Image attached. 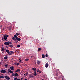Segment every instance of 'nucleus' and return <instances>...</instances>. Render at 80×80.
I'll list each match as a JSON object with an SVG mask.
<instances>
[{"mask_svg":"<svg viewBox=\"0 0 80 80\" xmlns=\"http://www.w3.org/2000/svg\"><path fill=\"white\" fill-rule=\"evenodd\" d=\"M8 70L9 72H10L11 71V70H10V69H8Z\"/></svg>","mask_w":80,"mask_h":80,"instance_id":"nucleus-29","label":"nucleus"},{"mask_svg":"<svg viewBox=\"0 0 80 80\" xmlns=\"http://www.w3.org/2000/svg\"><path fill=\"white\" fill-rule=\"evenodd\" d=\"M29 77L31 78H33L34 77H33V75H30L29 76Z\"/></svg>","mask_w":80,"mask_h":80,"instance_id":"nucleus-6","label":"nucleus"},{"mask_svg":"<svg viewBox=\"0 0 80 80\" xmlns=\"http://www.w3.org/2000/svg\"><path fill=\"white\" fill-rule=\"evenodd\" d=\"M8 54H9V55H12V54H14V52L12 51H9Z\"/></svg>","mask_w":80,"mask_h":80,"instance_id":"nucleus-1","label":"nucleus"},{"mask_svg":"<svg viewBox=\"0 0 80 80\" xmlns=\"http://www.w3.org/2000/svg\"><path fill=\"white\" fill-rule=\"evenodd\" d=\"M19 60H20L19 62H22V60H20V59H19Z\"/></svg>","mask_w":80,"mask_h":80,"instance_id":"nucleus-39","label":"nucleus"},{"mask_svg":"<svg viewBox=\"0 0 80 80\" xmlns=\"http://www.w3.org/2000/svg\"><path fill=\"white\" fill-rule=\"evenodd\" d=\"M12 76H15V74L12 73Z\"/></svg>","mask_w":80,"mask_h":80,"instance_id":"nucleus-37","label":"nucleus"},{"mask_svg":"<svg viewBox=\"0 0 80 80\" xmlns=\"http://www.w3.org/2000/svg\"><path fill=\"white\" fill-rule=\"evenodd\" d=\"M20 72V69H17L15 71V72Z\"/></svg>","mask_w":80,"mask_h":80,"instance_id":"nucleus-12","label":"nucleus"},{"mask_svg":"<svg viewBox=\"0 0 80 80\" xmlns=\"http://www.w3.org/2000/svg\"><path fill=\"white\" fill-rule=\"evenodd\" d=\"M8 64H6L5 65V67L6 68H7V67H8Z\"/></svg>","mask_w":80,"mask_h":80,"instance_id":"nucleus-28","label":"nucleus"},{"mask_svg":"<svg viewBox=\"0 0 80 80\" xmlns=\"http://www.w3.org/2000/svg\"><path fill=\"white\" fill-rule=\"evenodd\" d=\"M17 80H20V79H18Z\"/></svg>","mask_w":80,"mask_h":80,"instance_id":"nucleus-45","label":"nucleus"},{"mask_svg":"<svg viewBox=\"0 0 80 80\" xmlns=\"http://www.w3.org/2000/svg\"><path fill=\"white\" fill-rule=\"evenodd\" d=\"M14 37L16 38H17L18 37L17 36V35H14Z\"/></svg>","mask_w":80,"mask_h":80,"instance_id":"nucleus-30","label":"nucleus"},{"mask_svg":"<svg viewBox=\"0 0 80 80\" xmlns=\"http://www.w3.org/2000/svg\"><path fill=\"white\" fill-rule=\"evenodd\" d=\"M12 40H14V41H15V40H16V39L15 37H13L12 38Z\"/></svg>","mask_w":80,"mask_h":80,"instance_id":"nucleus-22","label":"nucleus"},{"mask_svg":"<svg viewBox=\"0 0 80 80\" xmlns=\"http://www.w3.org/2000/svg\"><path fill=\"white\" fill-rule=\"evenodd\" d=\"M9 46L10 48H13V45L11 44L9 45Z\"/></svg>","mask_w":80,"mask_h":80,"instance_id":"nucleus-13","label":"nucleus"},{"mask_svg":"<svg viewBox=\"0 0 80 80\" xmlns=\"http://www.w3.org/2000/svg\"><path fill=\"white\" fill-rule=\"evenodd\" d=\"M0 78H4L5 77L4 76H2L0 75Z\"/></svg>","mask_w":80,"mask_h":80,"instance_id":"nucleus-19","label":"nucleus"},{"mask_svg":"<svg viewBox=\"0 0 80 80\" xmlns=\"http://www.w3.org/2000/svg\"><path fill=\"white\" fill-rule=\"evenodd\" d=\"M22 78H21V80H22V79H23Z\"/></svg>","mask_w":80,"mask_h":80,"instance_id":"nucleus-42","label":"nucleus"},{"mask_svg":"<svg viewBox=\"0 0 80 80\" xmlns=\"http://www.w3.org/2000/svg\"><path fill=\"white\" fill-rule=\"evenodd\" d=\"M4 36H5L6 37H8L9 36L8 35H7V34L4 35Z\"/></svg>","mask_w":80,"mask_h":80,"instance_id":"nucleus-25","label":"nucleus"},{"mask_svg":"<svg viewBox=\"0 0 80 80\" xmlns=\"http://www.w3.org/2000/svg\"><path fill=\"white\" fill-rule=\"evenodd\" d=\"M7 58H8V57H7V56H5L4 58V59H5V60H7Z\"/></svg>","mask_w":80,"mask_h":80,"instance_id":"nucleus-18","label":"nucleus"},{"mask_svg":"<svg viewBox=\"0 0 80 80\" xmlns=\"http://www.w3.org/2000/svg\"><path fill=\"white\" fill-rule=\"evenodd\" d=\"M15 65L18 66V65H19V63L18 62H16L15 63Z\"/></svg>","mask_w":80,"mask_h":80,"instance_id":"nucleus-15","label":"nucleus"},{"mask_svg":"<svg viewBox=\"0 0 80 80\" xmlns=\"http://www.w3.org/2000/svg\"><path fill=\"white\" fill-rule=\"evenodd\" d=\"M56 76L58 77V74L57 73L56 74Z\"/></svg>","mask_w":80,"mask_h":80,"instance_id":"nucleus-38","label":"nucleus"},{"mask_svg":"<svg viewBox=\"0 0 80 80\" xmlns=\"http://www.w3.org/2000/svg\"><path fill=\"white\" fill-rule=\"evenodd\" d=\"M8 43H9V44H12V43L11 42H8Z\"/></svg>","mask_w":80,"mask_h":80,"instance_id":"nucleus-34","label":"nucleus"},{"mask_svg":"<svg viewBox=\"0 0 80 80\" xmlns=\"http://www.w3.org/2000/svg\"><path fill=\"white\" fill-rule=\"evenodd\" d=\"M37 72H39V69H38Z\"/></svg>","mask_w":80,"mask_h":80,"instance_id":"nucleus-43","label":"nucleus"},{"mask_svg":"<svg viewBox=\"0 0 80 80\" xmlns=\"http://www.w3.org/2000/svg\"><path fill=\"white\" fill-rule=\"evenodd\" d=\"M15 77H18L19 76V75H18V74L17 73H16L15 74Z\"/></svg>","mask_w":80,"mask_h":80,"instance_id":"nucleus-8","label":"nucleus"},{"mask_svg":"<svg viewBox=\"0 0 80 80\" xmlns=\"http://www.w3.org/2000/svg\"><path fill=\"white\" fill-rule=\"evenodd\" d=\"M6 41H8V40H7Z\"/></svg>","mask_w":80,"mask_h":80,"instance_id":"nucleus-49","label":"nucleus"},{"mask_svg":"<svg viewBox=\"0 0 80 80\" xmlns=\"http://www.w3.org/2000/svg\"><path fill=\"white\" fill-rule=\"evenodd\" d=\"M46 57H48V54H46L45 55Z\"/></svg>","mask_w":80,"mask_h":80,"instance_id":"nucleus-31","label":"nucleus"},{"mask_svg":"<svg viewBox=\"0 0 80 80\" xmlns=\"http://www.w3.org/2000/svg\"><path fill=\"white\" fill-rule=\"evenodd\" d=\"M2 52H4V51H5V49H4V48H2Z\"/></svg>","mask_w":80,"mask_h":80,"instance_id":"nucleus-21","label":"nucleus"},{"mask_svg":"<svg viewBox=\"0 0 80 80\" xmlns=\"http://www.w3.org/2000/svg\"><path fill=\"white\" fill-rule=\"evenodd\" d=\"M28 60H29L28 59H25V61H26V62H28Z\"/></svg>","mask_w":80,"mask_h":80,"instance_id":"nucleus-27","label":"nucleus"},{"mask_svg":"<svg viewBox=\"0 0 80 80\" xmlns=\"http://www.w3.org/2000/svg\"><path fill=\"white\" fill-rule=\"evenodd\" d=\"M17 47H20V45L19 44V45H18L17 46Z\"/></svg>","mask_w":80,"mask_h":80,"instance_id":"nucleus-33","label":"nucleus"},{"mask_svg":"<svg viewBox=\"0 0 80 80\" xmlns=\"http://www.w3.org/2000/svg\"><path fill=\"white\" fill-rule=\"evenodd\" d=\"M6 52H7V53H9V52H10V51H9V50L7 49L6 50Z\"/></svg>","mask_w":80,"mask_h":80,"instance_id":"nucleus-14","label":"nucleus"},{"mask_svg":"<svg viewBox=\"0 0 80 80\" xmlns=\"http://www.w3.org/2000/svg\"><path fill=\"white\" fill-rule=\"evenodd\" d=\"M20 35V34H18V33H16V35L17 36H18V35Z\"/></svg>","mask_w":80,"mask_h":80,"instance_id":"nucleus-26","label":"nucleus"},{"mask_svg":"<svg viewBox=\"0 0 80 80\" xmlns=\"http://www.w3.org/2000/svg\"><path fill=\"white\" fill-rule=\"evenodd\" d=\"M2 40H4V38H2Z\"/></svg>","mask_w":80,"mask_h":80,"instance_id":"nucleus-40","label":"nucleus"},{"mask_svg":"<svg viewBox=\"0 0 80 80\" xmlns=\"http://www.w3.org/2000/svg\"><path fill=\"white\" fill-rule=\"evenodd\" d=\"M11 70H14V67L12 66V67H10Z\"/></svg>","mask_w":80,"mask_h":80,"instance_id":"nucleus-5","label":"nucleus"},{"mask_svg":"<svg viewBox=\"0 0 80 80\" xmlns=\"http://www.w3.org/2000/svg\"><path fill=\"white\" fill-rule=\"evenodd\" d=\"M62 80H63V78H62Z\"/></svg>","mask_w":80,"mask_h":80,"instance_id":"nucleus-46","label":"nucleus"},{"mask_svg":"<svg viewBox=\"0 0 80 80\" xmlns=\"http://www.w3.org/2000/svg\"><path fill=\"white\" fill-rule=\"evenodd\" d=\"M27 73H26V75H27Z\"/></svg>","mask_w":80,"mask_h":80,"instance_id":"nucleus-51","label":"nucleus"},{"mask_svg":"<svg viewBox=\"0 0 80 80\" xmlns=\"http://www.w3.org/2000/svg\"><path fill=\"white\" fill-rule=\"evenodd\" d=\"M25 74H24V76H25Z\"/></svg>","mask_w":80,"mask_h":80,"instance_id":"nucleus-47","label":"nucleus"},{"mask_svg":"<svg viewBox=\"0 0 80 80\" xmlns=\"http://www.w3.org/2000/svg\"><path fill=\"white\" fill-rule=\"evenodd\" d=\"M1 75H3V74H1Z\"/></svg>","mask_w":80,"mask_h":80,"instance_id":"nucleus-50","label":"nucleus"},{"mask_svg":"<svg viewBox=\"0 0 80 80\" xmlns=\"http://www.w3.org/2000/svg\"><path fill=\"white\" fill-rule=\"evenodd\" d=\"M15 41L16 43H18V41H17L16 40H15Z\"/></svg>","mask_w":80,"mask_h":80,"instance_id":"nucleus-36","label":"nucleus"},{"mask_svg":"<svg viewBox=\"0 0 80 80\" xmlns=\"http://www.w3.org/2000/svg\"><path fill=\"white\" fill-rule=\"evenodd\" d=\"M3 36H4V40H6L7 39V38L5 36V35H4Z\"/></svg>","mask_w":80,"mask_h":80,"instance_id":"nucleus-11","label":"nucleus"},{"mask_svg":"<svg viewBox=\"0 0 80 80\" xmlns=\"http://www.w3.org/2000/svg\"><path fill=\"white\" fill-rule=\"evenodd\" d=\"M37 63L38 65H40V61L38 60L37 62Z\"/></svg>","mask_w":80,"mask_h":80,"instance_id":"nucleus-10","label":"nucleus"},{"mask_svg":"<svg viewBox=\"0 0 80 80\" xmlns=\"http://www.w3.org/2000/svg\"><path fill=\"white\" fill-rule=\"evenodd\" d=\"M48 66H49V64H48V62H47L46 63L45 65V67L46 68H48Z\"/></svg>","mask_w":80,"mask_h":80,"instance_id":"nucleus-3","label":"nucleus"},{"mask_svg":"<svg viewBox=\"0 0 80 80\" xmlns=\"http://www.w3.org/2000/svg\"><path fill=\"white\" fill-rule=\"evenodd\" d=\"M42 58H45V55L42 54Z\"/></svg>","mask_w":80,"mask_h":80,"instance_id":"nucleus-23","label":"nucleus"},{"mask_svg":"<svg viewBox=\"0 0 80 80\" xmlns=\"http://www.w3.org/2000/svg\"><path fill=\"white\" fill-rule=\"evenodd\" d=\"M9 72H10V73H12V74H13V71H11Z\"/></svg>","mask_w":80,"mask_h":80,"instance_id":"nucleus-32","label":"nucleus"},{"mask_svg":"<svg viewBox=\"0 0 80 80\" xmlns=\"http://www.w3.org/2000/svg\"><path fill=\"white\" fill-rule=\"evenodd\" d=\"M42 50V49H41V48H39L38 49V51L40 52V50Z\"/></svg>","mask_w":80,"mask_h":80,"instance_id":"nucleus-20","label":"nucleus"},{"mask_svg":"<svg viewBox=\"0 0 80 80\" xmlns=\"http://www.w3.org/2000/svg\"><path fill=\"white\" fill-rule=\"evenodd\" d=\"M9 30H12V28L11 27H9Z\"/></svg>","mask_w":80,"mask_h":80,"instance_id":"nucleus-24","label":"nucleus"},{"mask_svg":"<svg viewBox=\"0 0 80 80\" xmlns=\"http://www.w3.org/2000/svg\"><path fill=\"white\" fill-rule=\"evenodd\" d=\"M33 70H34V71H36L37 70V69L35 68H32Z\"/></svg>","mask_w":80,"mask_h":80,"instance_id":"nucleus-16","label":"nucleus"},{"mask_svg":"<svg viewBox=\"0 0 80 80\" xmlns=\"http://www.w3.org/2000/svg\"><path fill=\"white\" fill-rule=\"evenodd\" d=\"M4 45H9V43L8 42H5L4 43Z\"/></svg>","mask_w":80,"mask_h":80,"instance_id":"nucleus-9","label":"nucleus"},{"mask_svg":"<svg viewBox=\"0 0 80 80\" xmlns=\"http://www.w3.org/2000/svg\"><path fill=\"white\" fill-rule=\"evenodd\" d=\"M34 76H36V75H37V74L36 73V71H35L34 72Z\"/></svg>","mask_w":80,"mask_h":80,"instance_id":"nucleus-17","label":"nucleus"},{"mask_svg":"<svg viewBox=\"0 0 80 80\" xmlns=\"http://www.w3.org/2000/svg\"><path fill=\"white\" fill-rule=\"evenodd\" d=\"M38 72H39V73H41V72H42V71H39Z\"/></svg>","mask_w":80,"mask_h":80,"instance_id":"nucleus-41","label":"nucleus"},{"mask_svg":"<svg viewBox=\"0 0 80 80\" xmlns=\"http://www.w3.org/2000/svg\"><path fill=\"white\" fill-rule=\"evenodd\" d=\"M17 78H15V77L14 80H17Z\"/></svg>","mask_w":80,"mask_h":80,"instance_id":"nucleus-35","label":"nucleus"},{"mask_svg":"<svg viewBox=\"0 0 80 80\" xmlns=\"http://www.w3.org/2000/svg\"><path fill=\"white\" fill-rule=\"evenodd\" d=\"M4 77L6 80H9L10 79V77H9L8 76H5Z\"/></svg>","mask_w":80,"mask_h":80,"instance_id":"nucleus-2","label":"nucleus"},{"mask_svg":"<svg viewBox=\"0 0 80 80\" xmlns=\"http://www.w3.org/2000/svg\"><path fill=\"white\" fill-rule=\"evenodd\" d=\"M0 72L1 73H5V72H6V71L5 70H2Z\"/></svg>","mask_w":80,"mask_h":80,"instance_id":"nucleus-4","label":"nucleus"},{"mask_svg":"<svg viewBox=\"0 0 80 80\" xmlns=\"http://www.w3.org/2000/svg\"><path fill=\"white\" fill-rule=\"evenodd\" d=\"M16 39L17 40H18V41H20L21 40V39H20V38H18V37L16 38Z\"/></svg>","mask_w":80,"mask_h":80,"instance_id":"nucleus-7","label":"nucleus"},{"mask_svg":"<svg viewBox=\"0 0 80 80\" xmlns=\"http://www.w3.org/2000/svg\"><path fill=\"white\" fill-rule=\"evenodd\" d=\"M6 48H8V46H6Z\"/></svg>","mask_w":80,"mask_h":80,"instance_id":"nucleus-44","label":"nucleus"},{"mask_svg":"<svg viewBox=\"0 0 80 80\" xmlns=\"http://www.w3.org/2000/svg\"><path fill=\"white\" fill-rule=\"evenodd\" d=\"M24 80H28V79H25Z\"/></svg>","mask_w":80,"mask_h":80,"instance_id":"nucleus-48","label":"nucleus"}]
</instances>
